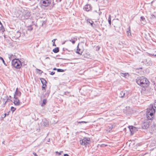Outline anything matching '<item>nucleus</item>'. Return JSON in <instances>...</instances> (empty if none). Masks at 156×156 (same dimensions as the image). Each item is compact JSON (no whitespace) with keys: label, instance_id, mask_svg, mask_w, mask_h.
<instances>
[{"label":"nucleus","instance_id":"obj_39","mask_svg":"<svg viewBox=\"0 0 156 156\" xmlns=\"http://www.w3.org/2000/svg\"><path fill=\"white\" fill-rule=\"evenodd\" d=\"M64 156H69V155L68 154H64Z\"/></svg>","mask_w":156,"mask_h":156},{"label":"nucleus","instance_id":"obj_32","mask_svg":"<svg viewBox=\"0 0 156 156\" xmlns=\"http://www.w3.org/2000/svg\"><path fill=\"white\" fill-rule=\"evenodd\" d=\"M78 122V123H87L88 122H85V121H81V122Z\"/></svg>","mask_w":156,"mask_h":156},{"label":"nucleus","instance_id":"obj_22","mask_svg":"<svg viewBox=\"0 0 156 156\" xmlns=\"http://www.w3.org/2000/svg\"><path fill=\"white\" fill-rule=\"evenodd\" d=\"M121 76H123V77H126V76L127 75H128V73H121Z\"/></svg>","mask_w":156,"mask_h":156},{"label":"nucleus","instance_id":"obj_26","mask_svg":"<svg viewBox=\"0 0 156 156\" xmlns=\"http://www.w3.org/2000/svg\"><path fill=\"white\" fill-rule=\"evenodd\" d=\"M42 85H43L42 87V90H45V87L46 86V83H44L43 84H42Z\"/></svg>","mask_w":156,"mask_h":156},{"label":"nucleus","instance_id":"obj_25","mask_svg":"<svg viewBox=\"0 0 156 156\" xmlns=\"http://www.w3.org/2000/svg\"><path fill=\"white\" fill-rule=\"evenodd\" d=\"M57 71L58 72H62L65 71V70L60 69H57Z\"/></svg>","mask_w":156,"mask_h":156},{"label":"nucleus","instance_id":"obj_46","mask_svg":"<svg viewBox=\"0 0 156 156\" xmlns=\"http://www.w3.org/2000/svg\"><path fill=\"white\" fill-rule=\"evenodd\" d=\"M70 41L72 42V41L71 40H70Z\"/></svg>","mask_w":156,"mask_h":156},{"label":"nucleus","instance_id":"obj_23","mask_svg":"<svg viewBox=\"0 0 156 156\" xmlns=\"http://www.w3.org/2000/svg\"><path fill=\"white\" fill-rule=\"evenodd\" d=\"M47 103V100L46 99H44L43 101V103L41 105V106H43V105H45Z\"/></svg>","mask_w":156,"mask_h":156},{"label":"nucleus","instance_id":"obj_9","mask_svg":"<svg viewBox=\"0 0 156 156\" xmlns=\"http://www.w3.org/2000/svg\"><path fill=\"white\" fill-rule=\"evenodd\" d=\"M150 125V122L147 121L146 122L143 123L142 125V127L143 129H146L149 127Z\"/></svg>","mask_w":156,"mask_h":156},{"label":"nucleus","instance_id":"obj_31","mask_svg":"<svg viewBox=\"0 0 156 156\" xmlns=\"http://www.w3.org/2000/svg\"><path fill=\"white\" fill-rule=\"evenodd\" d=\"M37 73L39 74H41V73H42V71L40 69H37Z\"/></svg>","mask_w":156,"mask_h":156},{"label":"nucleus","instance_id":"obj_38","mask_svg":"<svg viewBox=\"0 0 156 156\" xmlns=\"http://www.w3.org/2000/svg\"><path fill=\"white\" fill-rule=\"evenodd\" d=\"M72 42L73 44H74L75 43V40H73L72 41Z\"/></svg>","mask_w":156,"mask_h":156},{"label":"nucleus","instance_id":"obj_4","mask_svg":"<svg viewBox=\"0 0 156 156\" xmlns=\"http://www.w3.org/2000/svg\"><path fill=\"white\" fill-rule=\"evenodd\" d=\"M90 138L84 137L82 140L80 141V143L82 145H84L86 147L90 144Z\"/></svg>","mask_w":156,"mask_h":156},{"label":"nucleus","instance_id":"obj_42","mask_svg":"<svg viewBox=\"0 0 156 156\" xmlns=\"http://www.w3.org/2000/svg\"><path fill=\"white\" fill-rule=\"evenodd\" d=\"M155 52H156V51H155ZM152 55H154L156 56V53L155 54H153V55L152 54Z\"/></svg>","mask_w":156,"mask_h":156},{"label":"nucleus","instance_id":"obj_29","mask_svg":"<svg viewBox=\"0 0 156 156\" xmlns=\"http://www.w3.org/2000/svg\"><path fill=\"white\" fill-rule=\"evenodd\" d=\"M11 110L12 112H13L16 110V108L13 107H12L11 108Z\"/></svg>","mask_w":156,"mask_h":156},{"label":"nucleus","instance_id":"obj_30","mask_svg":"<svg viewBox=\"0 0 156 156\" xmlns=\"http://www.w3.org/2000/svg\"><path fill=\"white\" fill-rule=\"evenodd\" d=\"M155 17V16L154 15H153V14H151V16L150 17V19H152L153 18H154Z\"/></svg>","mask_w":156,"mask_h":156},{"label":"nucleus","instance_id":"obj_13","mask_svg":"<svg viewBox=\"0 0 156 156\" xmlns=\"http://www.w3.org/2000/svg\"><path fill=\"white\" fill-rule=\"evenodd\" d=\"M87 22L88 23H90L92 27H95V25L94 23V22L92 20L90 19H88L87 20Z\"/></svg>","mask_w":156,"mask_h":156},{"label":"nucleus","instance_id":"obj_14","mask_svg":"<svg viewBox=\"0 0 156 156\" xmlns=\"http://www.w3.org/2000/svg\"><path fill=\"white\" fill-rule=\"evenodd\" d=\"M77 48L76 50V53L80 55H81L83 53V50L79 48L78 45L77 46Z\"/></svg>","mask_w":156,"mask_h":156},{"label":"nucleus","instance_id":"obj_41","mask_svg":"<svg viewBox=\"0 0 156 156\" xmlns=\"http://www.w3.org/2000/svg\"><path fill=\"white\" fill-rule=\"evenodd\" d=\"M57 69L56 68H53V70H57Z\"/></svg>","mask_w":156,"mask_h":156},{"label":"nucleus","instance_id":"obj_35","mask_svg":"<svg viewBox=\"0 0 156 156\" xmlns=\"http://www.w3.org/2000/svg\"><path fill=\"white\" fill-rule=\"evenodd\" d=\"M69 92H68V91L65 92L64 94H65V95H67V94H69Z\"/></svg>","mask_w":156,"mask_h":156},{"label":"nucleus","instance_id":"obj_3","mask_svg":"<svg viewBox=\"0 0 156 156\" xmlns=\"http://www.w3.org/2000/svg\"><path fill=\"white\" fill-rule=\"evenodd\" d=\"M12 64L13 67L17 69L20 68L22 66L21 61L18 59H14L12 62Z\"/></svg>","mask_w":156,"mask_h":156},{"label":"nucleus","instance_id":"obj_28","mask_svg":"<svg viewBox=\"0 0 156 156\" xmlns=\"http://www.w3.org/2000/svg\"><path fill=\"white\" fill-rule=\"evenodd\" d=\"M0 59L2 61V62H3V63H4V64L5 66H7V65L6 64V63H5L3 58L1 57H0Z\"/></svg>","mask_w":156,"mask_h":156},{"label":"nucleus","instance_id":"obj_27","mask_svg":"<svg viewBox=\"0 0 156 156\" xmlns=\"http://www.w3.org/2000/svg\"><path fill=\"white\" fill-rule=\"evenodd\" d=\"M33 27L32 26L30 25L28 27V30H29L31 31L33 30Z\"/></svg>","mask_w":156,"mask_h":156},{"label":"nucleus","instance_id":"obj_2","mask_svg":"<svg viewBox=\"0 0 156 156\" xmlns=\"http://www.w3.org/2000/svg\"><path fill=\"white\" fill-rule=\"evenodd\" d=\"M154 108H156V101L153 105L150 104L147 109V117L148 120H151L155 112Z\"/></svg>","mask_w":156,"mask_h":156},{"label":"nucleus","instance_id":"obj_15","mask_svg":"<svg viewBox=\"0 0 156 156\" xmlns=\"http://www.w3.org/2000/svg\"><path fill=\"white\" fill-rule=\"evenodd\" d=\"M140 21L142 23L144 24L146 23L145 18L144 16H141Z\"/></svg>","mask_w":156,"mask_h":156},{"label":"nucleus","instance_id":"obj_40","mask_svg":"<svg viewBox=\"0 0 156 156\" xmlns=\"http://www.w3.org/2000/svg\"><path fill=\"white\" fill-rule=\"evenodd\" d=\"M53 46H56V45L55 44V43H53Z\"/></svg>","mask_w":156,"mask_h":156},{"label":"nucleus","instance_id":"obj_44","mask_svg":"<svg viewBox=\"0 0 156 156\" xmlns=\"http://www.w3.org/2000/svg\"><path fill=\"white\" fill-rule=\"evenodd\" d=\"M5 141H4L2 142V144H5Z\"/></svg>","mask_w":156,"mask_h":156},{"label":"nucleus","instance_id":"obj_24","mask_svg":"<svg viewBox=\"0 0 156 156\" xmlns=\"http://www.w3.org/2000/svg\"><path fill=\"white\" fill-rule=\"evenodd\" d=\"M108 22L109 24L111 25V16L110 15L109 16V17L108 18Z\"/></svg>","mask_w":156,"mask_h":156},{"label":"nucleus","instance_id":"obj_6","mask_svg":"<svg viewBox=\"0 0 156 156\" xmlns=\"http://www.w3.org/2000/svg\"><path fill=\"white\" fill-rule=\"evenodd\" d=\"M13 101V103L15 105L19 106L20 105V102L19 99L15 95H14Z\"/></svg>","mask_w":156,"mask_h":156},{"label":"nucleus","instance_id":"obj_45","mask_svg":"<svg viewBox=\"0 0 156 156\" xmlns=\"http://www.w3.org/2000/svg\"><path fill=\"white\" fill-rule=\"evenodd\" d=\"M65 42H66V41H64V42H63L62 43V44H65Z\"/></svg>","mask_w":156,"mask_h":156},{"label":"nucleus","instance_id":"obj_19","mask_svg":"<svg viewBox=\"0 0 156 156\" xmlns=\"http://www.w3.org/2000/svg\"><path fill=\"white\" fill-rule=\"evenodd\" d=\"M113 128L112 126H108L107 129V131L110 132Z\"/></svg>","mask_w":156,"mask_h":156},{"label":"nucleus","instance_id":"obj_7","mask_svg":"<svg viewBox=\"0 0 156 156\" xmlns=\"http://www.w3.org/2000/svg\"><path fill=\"white\" fill-rule=\"evenodd\" d=\"M128 95L127 92L126 91H121L119 97L122 98H125Z\"/></svg>","mask_w":156,"mask_h":156},{"label":"nucleus","instance_id":"obj_20","mask_svg":"<svg viewBox=\"0 0 156 156\" xmlns=\"http://www.w3.org/2000/svg\"><path fill=\"white\" fill-rule=\"evenodd\" d=\"M53 51L55 53H57L59 51V48L58 47L55 48L53 50Z\"/></svg>","mask_w":156,"mask_h":156},{"label":"nucleus","instance_id":"obj_12","mask_svg":"<svg viewBox=\"0 0 156 156\" xmlns=\"http://www.w3.org/2000/svg\"><path fill=\"white\" fill-rule=\"evenodd\" d=\"M84 9L86 11H89L91 9L90 5L89 4L85 5V6Z\"/></svg>","mask_w":156,"mask_h":156},{"label":"nucleus","instance_id":"obj_8","mask_svg":"<svg viewBox=\"0 0 156 156\" xmlns=\"http://www.w3.org/2000/svg\"><path fill=\"white\" fill-rule=\"evenodd\" d=\"M129 128L130 131L131 135L133 134L136 131H137V128L133 126H129Z\"/></svg>","mask_w":156,"mask_h":156},{"label":"nucleus","instance_id":"obj_18","mask_svg":"<svg viewBox=\"0 0 156 156\" xmlns=\"http://www.w3.org/2000/svg\"><path fill=\"white\" fill-rule=\"evenodd\" d=\"M4 30L5 29L4 27L1 23V22L0 21V31H4Z\"/></svg>","mask_w":156,"mask_h":156},{"label":"nucleus","instance_id":"obj_43","mask_svg":"<svg viewBox=\"0 0 156 156\" xmlns=\"http://www.w3.org/2000/svg\"><path fill=\"white\" fill-rule=\"evenodd\" d=\"M50 59V58L49 57H47L45 58V59Z\"/></svg>","mask_w":156,"mask_h":156},{"label":"nucleus","instance_id":"obj_1","mask_svg":"<svg viewBox=\"0 0 156 156\" xmlns=\"http://www.w3.org/2000/svg\"><path fill=\"white\" fill-rule=\"evenodd\" d=\"M136 81L138 85L144 88L143 89L144 90H145V87H148L149 84L148 80L144 76L138 77L136 79Z\"/></svg>","mask_w":156,"mask_h":156},{"label":"nucleus","instance_id":"obj_21","mask_svg":"<svg viewBox=\"0 0 156 156\" xmlns=\"http://www.w3.org/2000/svg\"><path fill=\"white\" fill-rule=\"evenodd\" d=\"M41 80L42 84L46 83H47L46 81L43 78H41Z\"/></svg>","mask_w":156,"mask_h":156},{"label":"nucleus","instance_id":"obj_10","mask_svg":"<svg viewBox=\"0 0 156 156\" xmlns=\"http://www.w3.org/2000/svg\"><path fill=\"white\" fill-rule=\"evenodd\" d=\"M49 122L46 119H42V124L44 126H47L49 125Z\"/></svg>","mask_w":156,"mask_h":156},{"label":"nucleus","instance_id":"obj_47","mask_svg":"<svg viewBox=\"0 0 156 156\" xmlns=\"http://www.w3.org/2000/svg\"><path fill=\"white\" fill-rule=\"evenodd\" d=\"M11 156V155H9V156Z\"/></svg>","mask_w":156,"mask_h":156},{"label":"nucleus","instance_id":"obj_34","mask_svg":"<svg viewBox=\"0 0 156 156\" xmlns=\"http://www.w3.org/2000/svg\"><path fill=\"white\" fill-rule=\"evenodd\" d=\"M55 73V72H51V73L50 74V75H53Z\"/></svg>","mask_w":156,"mask_h":156},{"label":"nucleus","instance_id":"obj_17","mask_svg":"<svg viewBox=\"0 0 156 156\" xmlns=\"http://www.w3.org/2000/svg\"><path fill=\"white\" fill-rule=\"evenodd\" d=\"M126 34L128 36L131 35V33L130 32V27H129L128 29V30L126 32Z\"/></svg>","mask_w":156,"mask_h":156},{"label":"nucleus","instance_id":"obj_33","mask_svg":"<svg viewBox=\"0 0 156 156\" xmlns=\"http://www.w3.org/2000/svg\"><path fill=\"white\" fill-rule=\"evenodd\" d=\"M63 151H60V152H58V151H56L55 152L56 153L58 154V155H60L61 154V153Z\"/></svg>","mask_w":156,"mask_h":156},{"label":"nucleus","instance_id":"obj_16","mask_svg":"<svg viewBox=\"0 0 156 156\" xmlns=\"http://www.w3.org/2000/svg\"><path fill=\"white\" fill-rule=\"evenodd\" d=\"M30 12H27V13L25 14L24 15V17H25V18L26 19H27L30 16Z\"/></svg>","mask_w":156,"mask_h":156},{"label":"nucleus","instance_id":"obj_37","mask_svg":"<svg viewBox=\"0 0 156 156\" xmlns=\"http://www.w3.org/2000/svg\"><path fill=\"white\" fill-rule=\"evenodd\" d=\"M56 39H53V40L52 41V42H53V43H54L55 42V40H56Z\"/></svg>","mask_w":156,"mask_h":156},{"label":"nucleus","instance_id":"obj_11","mask_svg":"<svg viewBox=\"0 0 156 156\" xmlns=\"http://www.w3.org/2000/svg\"><path fill=\"white\" fill-rule=\"evenodd\" d=\"M18 90V88H16L14 95H15L16 97L17 96H20L21 95V93L20 91Z\"/></svg>","mask_w":156,"mask_h":156},{"label":"nucleus","instance_id":"obj_5","mask_svg":"<svg viewBox=\"0 0 156 156\" xmlns=\"http://www.w3.org/2000/svg\"><path fill=\"white\" fill-rule=\"evenodd\" d=\"M42 5L45 7L49 6L51 3L50 0H42V2H41Z\"/></svg>","mask_w":156,"mask_h":156},{"label":"nucleus","instance_id":"obj_36","mask_svg":"<svg viewBox=\"0 0 156 156\" xmlns=\"http://www.w3.org/2000/svg\"><path fill=\"white\" fill-rule=\"evenodd\" d=\"M33 154L35 156H38L37 155V154L36 153L34 152L33 153Z\"/></svg>","mask_w":156,"mask_h":156}]
</instances>
